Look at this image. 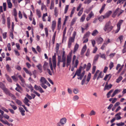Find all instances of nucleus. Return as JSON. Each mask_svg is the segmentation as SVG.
Segmentation results:
<instances>
[{
    "label": "nucleus",
    "instance_id": "nucleus-25",
    "mask_svg": "<svg viewBox=\"0 0 126 126\" xmlns=\"http://www.w3.org/2000/svg\"><path fill=\"white\" fill-rule=\"evenodd\" d=\"M121 114V113L120 112H119L117 113L115 115L116 116V120H119L121 119V118L120 115Z\"/></svg>",
    "mask_w": 126,
    "mask_h": 126
},
{
    "label": "nucleus",
    "instance_id": "nucleus-45",
    "mask_svg": "<svg viewBox=\"0 0 126 126\" xmlns=\"http://www.w3.org/2000/svg\"><path fill=\"white\" fill-rule=\"evenodd\" d=\"M79 99V96L77 95L74 96L73 98V100L74 101H77Z\"/></svg>",
    "mask_w": 126,
    "mask_h": 126
},
{
    "label": "nucleus",
    "instance_id": "nucleus-63",
    "mask_svg": "<svg viewBox=\"0 0 126 126\" xmlns=\"http://www.w3.org/2000/svg\"><path fill=\"white\" fill-rule=\"evenodd\" d=\"M116 125L117 126H123L125 125V124L124 123L121 122L119 123H117Z\"/></svg>",
    "mask_w": 126,
    "mask_h": 126
},
{
    "label": "nucleus",
    "instance_id": "nucleus-1",
    "mask_svg": "<svg viewBox=\"0 0 126 126\" xmlns=\"http://www.w3.org/2000/svg\"><path fill=\"white\" fill-rule=\"evenodd\" d=\"M113 27L112 26L110 21H109L106 23L104 28V30L105 32H109L112 29Z\"/></svg>",
    "mask_w": 126,
    "mask_h": 126
},
{
    "label": "nucleus",
    "instance_id": "nucleus-27",
    "mask_svg": "<svg viewBox=\"0 0 126 126\" xmlns=\"http://www.w3.org/2000/svg\"><path fill=\"white\" fill-rule=\"evenodd\" d=\"M98 33V32L96 30H94L92 33V35L94 36H95Z\"/></svg>",
    "mask_w": 126,
    "mask_h": 126
},
{
    "label": "nucleus",
    "instance_id": "nucleus-51",
    "mask_svg": "<svg viewBox=\"0 0 126 126\" xmlns=\"http://www.w3.org/2000/svg\"><path fill=\"white\" fill-rule=\"evenodd\" d=\"M54 13L55 15L57 17L58 16V9L56 7H55L54 9Z\"/></svg>",
    "mask_w": 126,
    "mask_h": 126
},
{
    "label": "nucleus",
    "instance_id": "nucleus-10",
    "mask_svg": "<svg viewBox=\"0 0 126 126\" xmlns=\"http://www.w3.org/2000/svg\"><path fill=\"white\" fill-rule=\"evenodd\" d=\"M14 97L15 98H14L13 97H12L11 98L15 100L16 103L19 105L21 106L22 104V102L20 100L16 99V97L14 95Z\"/></svg>",
    "mask_w": 126,
    "mask_h": 126
},
{
    "label": "nucleus",
    "instance_id": "nucleus-40",
    "mask_svg": "<svg viewBox=\"0 0 126 126\" xmlns=\"http://www.w3.org/2000/svg\"><path fill=\"white\" fill-rule=\"evenodd\" d=\"M105 6L106 4H104L102 6L101 9L99 11V13L100 14H101L104 10Z\"/></svg>",
    "mask_w": 126,
    "mask_h": 126
},
{
    "label": "nucleus",
    "instance_id": "nucleus-33",
    "mask_svg": "<svg viewBox=\"0 0 126 126\" xmlns=\"http://www.w3.org/2000/svg\"><path fill=\"white\" fill-rule=\"evenodd\" d=\"M5 76L7 80L9 82H12V80L11 79L7 74H5Z\"/></svg>",
    "mask_w": 126,
    "mask_h": 126
},
{
    "label": "nucleus",
    "instance_id": "nucleus-62",
    "mask_svg": "<svg viewBox=\"0 0 126 126\" xmlns=\"http://www.w3.org/2000/svg\"><path fill=\"white\" fill-rule=\"evenodd\" d=\"M36 67L39 70H42V66L40 64H39L38 65L36 66Z\"/></svg>",
    "mask_w": 126,
    "mask_h": 126
},
{
    "label": "nucleus",
    "instance_id": "nucleus-48",
    "mask_svg": "<svg viewBox=\"0 0 126 126\" xmlns=\"http://www.w3.org/2000/svg\"><path fill=\"white\" fill-rule=\"evenodd\" d=\"M83 8H82L81 9V10H80L78 14V16H80L81 15L83 11Z\"/></svg>",
    "mask_w": 126,
    "mask_h": 126
},
{
    "label": "nucleus",
    "instance_id": "nucleus-6",
    "mask_svg": "<svg viewBox=\"0 0 126 126\" xmlns=\"http://www.w3.org/2000/svg\"><path fill=\"white\" fill-rule=\"evenodd\" d=\"M74 38L71 37L69 38L68 43V46L69 48H70L71 47L72 43L74 42Z\"/></svg>",
    "mask_w": 126,
    "mask_h": 126
},
{
    "label": "nucleus",
    "instance_id": "nucleus-3",
    "mask_svg": "<svg viewBox=\"0 0 126 126\" xmlns=\"http://www.w3.org/2000/svg\"><path fill=\"white\" fill-rule=\"evenodd\" d=\"M2 90L6 94L9 95L11 98L13 97L14 98H15V97H14V95L11 93L7 88L5 87Z\"/></svg>",
    "mask_w": 126,
    "mask_h": 126
},
{
    "label": "nucleus",
    "instance_id": "nucleus-59",
    "mask_svg": "<svg viewBox=\"0 0 126 126\" xmlns=\"http://www.w3.org/2000/svg\"><path fill=\"white\" fill-rule=\"evenodd\" d=\"M121 91V89H116L113 92L116 94L120 92Z\"/></svg>",
    "mask_w": 126,
    "mask_h": 126
},
{
    "label": "nucleus",
    "instance_id": "nucleus-16",
    "mask_svg": "<svg viewBox=\"0 0 126 126\" xmlns=\"http://www.w3.org/2000/svg\"><path fill=\"white\" fill-rule=\"evenodd\" d=\"M61 18H59L58 19V24H57V27L58 30L59 31H60L61 29Z\"/></svg>",
    "mask_w": 126,
    "mask_h": 126
},
{
    "label": "nucleus",
    "instance_id": "nucleus-37",
    "mask_svg": "<svg viewBox=\"0 0 126 126\" xmlns=\"http://www.w3.org/2000/svg\"><path fill=\"white\" fill-rule=\"evenodd\" d=\"M60 62H62V60H61V57L60 56H58V63L57 65L59 66H60Z\"/></svg>",
    "mask_w": 126,
    "mask_h": 126
},
{
    "label": "nucleus",
    "instance_id": "nucleus-50",
    "mask_svg": "<svg viewBox=\"0 0 126 126\" xmlns=\"http://www.w3.org/2000/svg\"><path fill=\"white\" fill-rule=\"evenodd\" d=\"M103 16H100L98 18L99 21H102L103 19H104L105 18Z\"/></svg>",
    "mask_w": 126,
    "mask_h": 126
},
{
    "label": "nucleus",
    "instance_id": "nucleus-18",
    "mask_svg": "<svg viewBox=\"0 0 126 126\" xmlns=\"http://www.w3.org/2000/svg\"><path fill=\"white\" fill-rule=\"evenodd\" d=\"M87 48L86 46V45H84L81 51V55H83L84 53Z\"/></svg>",
    "mask_w": 126,
    "mask_h": 126
},
{
    "label": "nucleus",
    "instance_id": "nucleus-42",
    "mask_svg": "<svg viewBox=\"0 0 126 126\" xmlns=\"http://www.w3.org/2000/svg\"><path fill=\"white\" fill-rule=\"evenodd\" d=\"M123 21V20H120L118 22L117 24V27H119L120 28L121 25L122 24Z\"/></svg>",
    "mask_w": 126,
    "mask_h": 126
},
{
    "label": "nucleus",
    "instance_id": "nucleus-60",
    "mask_svg": "<svg viewBox=\"0 0 126 126\" xmlns=\"http://www.w3.org/2000/svg\"><path fill=\"white\" fill-rule=\"evenodd\" d=\"M126 0H118L117 2V4H118L119 3H121L122 4H123L124 2Z\"/></svg>",
    "mask_w": 126,
    "mask_h": 126
},
{
    "label": "nucleus",
    "instance_id": "nucleus-21",
    "mask_svg": "<svg viewBox=\"0 0 126 126\" xmlns=\"http://www.w3.org/2000/svg\"><path fill=\"white\" fill-rule=\"evenodd\" d=\"M103 39L101 37L98 38L97 40V43L98 44H101L103 41Z\"/></svg>",
    "mask_w": 126,
    "mask_h": 126
},
{
    "label": "nucleus",
    "instance_id": "nucleus-57",
    "mask_svg": "<svg viewBox=\"0 0 126 126\" xmlns=\"http://www.w3.org/2000/svg\"><path fill=\"white\" fill-rule=\"evenodd\" d=\"M11 78L14 81H16L18 80L17 78L15 76H13L11 77Z\"/></svg>",
    "mask_w": 126,
    "mask_h": 126
},
{
    "label": "nucleus",
    "instance_id": "nucleus-31",
    "mask_svg": "<svg viewBox=\"0 0 126 126\" xmlns=\"http://www.w3.org/2000/svg\"><path fill=\"white\" fill-rule=\"evenodd\" d=\"M103 75L102 72H100L97 78V80H98L100 78H102L103 77Z\"/></svg>",
    "mask_w": 126,
    "mask_h": 126
},
{
    "label": "nucleus",
    "instance_id": "nucleus-49",
    "mask_svg": "<svg viewBox=\"0 0 126 126\" xmlns=\"http://www.w3.org/2000/svg\"><path fill=\"white\" fill-rule=\"evenodd\" d=\"M113 90L112 89L110 90L109 92L107 93V98H109L110 97V94L113 92Z\"/></svg>",
    "mask_w": 126,
    "mask_h": 126
},
{
    "label": "nucleus",
    "instance_id": "nucleus-54",
    "mask_svg": "<svg viewBox=\"0 0 126 126\" xmlns=\"http://www.w3.org/2000/svg\"><path fill=\"white\" fill-rule=\"evenodd\" d=\"M122 77L121 76L119 77L116 80V82L117 83H119L122 79Z\"/></svg>",
    "mask_w": 126,
    "mask_h": 126
},
{
    "label": "nucleus",
    "instance_id": "nucleus-53",
    "mask_svg": "<svg viewBox=\"0 0 126 126\" xmlns=\"http://www.w3.org/2000/svg\"><path fill=\"white\" fill-rule=\"evenodd\" d=\"M90 34V32H87L86 34L84 35V37L86 38L89 37Z\"/></svg>",
    "mask_w": 126,
    "mask_h": 126
},
{
    "label": "nucleus",
    "instance_id": "nucleus-43",
    "mask_svg": "<svg viewBox=\"0 0 126 126\" xmlns=\"http://www.w3.org/2000/svg\"><path fill=\"white\" fill-rule=\"evenodd\" d=\"M0 87L2 90L5 88L4 85L2 82H0Z\"/></svg>",
    "mask_w": 126,
    "mask_h": 126
},
{
    "label": "nucleus",
    "instance_id": "nucleus-35",
    "mask_svg": "<svg viewBox=\"0 0 126 126\" xmlns=\"http://www.w3.org/2000/svg\"><path fill=\"white\" fill-rule=\"evenodd\" d=\"M77 19V18L75 17L73 19H72L70 24V25L71 26H72L74 24L76 20Z\"/></svg>",
    "mask_w": 126,
    "mask_h": 126
},
{
    "label": "nucleus",
    "instance_id": "nucleus-5",
    "mask_svg": "<svg viewBox=\"0 0 126 126\" xmlns=\"http://www.w3.org/2000/svg\"><path fill=\"white\" fill-rule=\"evenodd\" d=\"M65 52L63 51V53L62 59V62L63 63V67H64L66 65V57L65 56Z\"/></svg>",
    "mask_w": 126,
    "mask_h": 126
},
{
    "label": "nucleus",
    "instance_id": "nucleus-8",
    "mask_svg": "<svg viewBox=\"0 0 126 126\" xmlns=\"http://www.w3.org/2000/svg\"><path fill=\"white\" fill-rule=\"evenodd\" d=\"M56 54L55 53L54 55L52 57V63L53 68L55 69L56 67Z\"/></svg>",
    "mask_w": 126,
    "mask_h": 126
},
{
    "label": "nucleus",
    "instance_id": "nucleus-46",
    "mask_svg": "<svg viewBox=\"0 0 126 126\" xmlns=\"http://www.w3.org/2000/svg\"><path fill=\"white\" fill-rule=\"evenodd\" d=\"M2 23L3 24H5V16L4 15H2Z\"/></svg>",
    "mask_w": 126,
    "mask_h": 126
},
{
    "label": "nucleus",
    "instance_id": "nucleus-55",
    "mask_svg": "<svg viewBox=\"0 0 126 126\" xmlns=\"http://www.w3.org/2000/svg\"><path fill=\"white\" fill-rule=\"evenodd\" d=\"M110 69H111L114 66L113 63L111 62H110V63L109 65Z\"/></svg>",
    "mask_w": 126,
    "mask_h": 126
},
{
    "label": "nucleus",
    "instance_id": "nucleus-22",
    "mask_svg": "<svg viewBox=\"0 0 126 126\" xmlns=\"http://www.w3.org/2000/svg\"><path fill=\"white\" fill-rule=\"evenodd\" d=\"M111 13L112 12L111 11H109L107 13L103 16L105 18H108L109 16Z\"/></svg>",
    "mask_w": 126,
    "mask_h": 126
},
{
    "label": "nucleus",
    "instance_id": "nucleus-19",
    "mask_svg": "<svg viewBox=\"0 0 126 126\" xmlns=\"http://www.w3.org/2000/svg\"><path fill=\"white\" fill-rule=\"evenodd\" d=\"M66 118L64 117L61 119L60 120V121L64 125L66 123Z\"/></svg>",
    "mask_w": 126,
    "mask_h": 126
},
{
    "label": "nucleus",
    "instance_id": "nucleus-61",
    "mask_svg": "<svg viewBox=\"0 0 126 126\" xmlns=\"http://www.w3.org/2000/svg\"><path fill=\"white\" fill-rule=\"evenodd\" d=\"M45 34L47 37L48 36V30L47 28H45Z\"/></svg>",
    "mask_w": 126,
    "mask_h": 126
},
{
    "label": "nucleus",
    "instance_id": "nucleus-26",
    "mask_svg": "<svg viewBox=\"0 0 126 126\" xmlns=\"http://www.w3.org/2000/svg\"><path fill=\"white\" fill-rule=\"evenodd\" d=\"M81 68L80 67L79 69L77 70L75 73L78 76H80L81 75L80 73L81 72Z\"/></svg>",
    "mask_w": 126,
    "mask_h": 126
},
{
    "label": "nucleus",
    "instance_id": "nucleus-4",
    "mask_svg": "<svg viewBox=\"0 0 126 126\" xmlns=\"http://www.w3.org/2000/svg\"><path fill=\"white\" fill-rule=\"evenodd\" d=\"M72 61V57L71 55H68L66 59V65L67 67L70 65Z\"/></svg>",
    "mask_w": 126,
    "mask_h": 126
},
{
    "label": "nucleus",
    "instance_id": "nucleus-20",
    "mask_svg": "<svg viewBox=\"0 0 126 126\" xmlns=\"http://www.w3.org/2000/svg\"><path fill=\"white\" fill-rule=\"evenodd\" d=\"M23 69L26 73L29 74L30 76H31L32 75V74L31 72L29 71L27 68L25 67H24Z\"/></svg>",
    "mask_w": 126,
    "mask_h": 126
},
{
    "label": "nucleus",
    "instance_id": "nucleus-9",
    "mask_svg": "<svg viewBox=\"0 0 126 126\" xmlns=\"http://www.w3.org/2000/svg\"><path fill=\"white\" fill-rule=\"evenodd\" d=\"M56 21L55 20L52 21L51 24V29L53 32H54V30L56 27Z\"/></svg>",
    "mask_w": 126,
    "mask_h": 126
},
{
    "label": "nucleus",
    "instance_id": "nucleus-52",
    "mask_svg": "<svg viewBox=\"0 0 126 126\" xmlns=\"http://www.w3.org/2000/svg\"><path fill=\"white\" fill-rule=\"evenodd\" d=\"M3 5L4 11H5L6 10V2L3 3Z\"/></svg>",
    "mask_w": 126,
    "mask_h": 126
},
{
    "label": "nucleus",
    "instance_id": "nucleus-34",
    "mask_svg": "<svg viewBox=\"0 0 126 126\" xmlns=\"http://www.w3.org/2000/svg\"><path fill=\"white\" fill-rule=\"evenodd\" d=\"M36 14L38 16V17H40L41 16V14L40 11L38 9L36 10Z\"/></svg>",
    "mask_w": 126,
    "mask_h": 126
},
{
    "label": "nucleus",
    "instance_id": "nucleus-47",
    "mask_svg": "<svg viewBox=\"0 0 126 126\" xmlns=\"http://www.w3.org/2000/svg\"><path fill=\"white\" fill-rule=\"evenodd\" d=\"M47 16V13L43 14L42 17L43 20V21H46L45 17L46 16Z\"/></svg>",
    "mask_w": 126,
    "mask_h": 126
},
{
    "label": "nucleus",
    "instance_id": "nucleus-15",
    "mask_svg": "<svg viewBox=\"0 0 126 126\" xmlns=\"http://www.w3.org/2000/svg\"><path fill=\"white\" fill-rule=\"evenodd\" d=\"M16 85L17 87L16 88L15 90L18 92L21 93V92L20 91L22 90V88L17 83L16 84Z\"/></svg>",
    "mask_w": 126,
    "mask_h": 126
},
{
    "label": "nucleus",
    "instance_id": "nucleus-24",
    "mask_svg": "<svg viewBox=\"0 0 126 126\" xmlns=\"http://www.w3.org/2000/svg\"><path fill=\"white\" fill-rule=\"evenodd\" d=\"M112 86V85H111V84H110L109 85H108L107 86H105L104 89V90L105 91L106 90H109V89H110L111 88Z\"/></svg>",
    "mask_w": 126,
    "mask_h": 126
},
{
    "label": "nucleus",
    "instance_id": "nucleus-56",
    "mask_svg": "<svg viewBox=\"0 0 126 126\" xmlns=\"http://www.w3.org/2000/svg\"><path fill=\"white\" fill-rule=\"evenodd\" d=\"M100 57L102 58H103L104 59H106V58L105 57V55L104 54H101L100 53Z\"/></svg>",
    "mask_w": 126,
    "mask_h": 126
},
{
    "label": "nucleus",
    "instance_id": "nucleus-44",
    "mask_svg": "<svg viewBox=\"0 0 126 126\" xmlns=\"http://www.w3.org/2000/svg\"><path fill=\"white\" fill-rule=\"evenodd\" d=\"M91 67V64L90 63H88L87 65L86 68V70L87 71H89Z\"/></svg>",
    "mask_w": 126,
    "mask_h": 126
},
{
    "label": "nucleus",
    "instance_id": "nucleus-36",
    "mask_svg": "<svg viewBox=\"0 0 126 126\" xmlns=\"http://www.w3.org/2000/svg\"><path fill=\"white\" fill-rule=\"evenodd\" d=\"M86 17V15L85 14H83L81 16V18L80 19V21L81 22H83L85 18Z\"/></svg>",
    "mask_w": 126,
    "mask_h": 126
},
{
    "label": "nucleus",
    "instance_id": "nucleus-14",
    "mask_svg": "<svg viewBox=\"0 0 126 126\" xmlns=\"http://www.w3.org/2000/svg\"><path fill=\"white\" fill-rule=\"evenodd\" d=\"M40 81L41 83V84H46L47 82V81L43 77H41Z\"/></svg>",
    "mask_w": 126,
    "mask_h": 126
},
{
    "label": "nucleus",
    "instance_id": "nucleus-17",
    "mask_svg": "<svg viewBox=\"0 0 126 126\" xmlns=\"http://www.w3.org/2000/svg\"><path fill=\"white\" fill-rule=\"evenodd\" d=\"M99 56V55L98 54H97L95 56L93 62V63L94 64H95L96 63V62L98 59Z\"/></svg>",
    "mask_w": 126,
    "mask_h": 126
},
{
    "label": "nucleus",
    "instance_id": "nucleus-23",
    "mask_svg": "<svg viewBox=\"0 0 126 126\" xmlns=\"http://www.w3.org/2000/svg\"><path fill=\"white\" fill-rule=\"evenodd\" d=\"M7 1L8 8H11L12 6V4L11 2V0H7Z\"/></svg>",
    "mask_w": 126,
    "mask_h": 126
},
{
    "label": "nucleus",
    "instance_id": "nucleus-32",
    "mask_svg": "<svg viewBox=\"0 0 126 126\" xmlns=\"http://www.w3.org/2000/svg\"><path fill=\"white\" fill-rule=\"evenodd\" d=\"M6 70L7 71L10 72L11 71V69L8 64H7L6 66Z\"/></svg>",
    "mask_w": 126,
    "mask_h": 126
},
{
    "label": "nucleus",
    "instance_id": "nucleus-39",
    "mask_svg": "<svg viewBox=\"0 0 126 126\" xmlns=\"http://www.w3.org/2000/svg\"><path fill=\"white\" fill-rule=\"evenodd\" d=\"M54 7V1L52 0L51 1V5L50 7V9H53Z\"/></svg>",
    "mask_w": 126,
    "mask_h": 126
},
{
    "label": "nucleus",
    "instance_id": "nucleus-64",
    "mask_svg": "<svg viewBox=\"0 0 126 126\" xmlns=\"http://www.w3.org/2000/svg\"><path fill=\"white\" fill-rule=\"evenodd\" d=\"M64 125L60 121L58 122L57 124V126H64Z\"/></svg>",
    "mask_w": 126,
    "mask_h": 126
},
{
    "label": "nucleus",
    "instance_id": "nucleus-13",
    "mask_svg": "<svg viewBox=\"0 0 126 126\" xmlns=\"http://www.w3.org/2000/svg\"><path fill=\"white\" fill-rule=\"evenodd\" d=\"M0 121L3 124H6L8 126H12L13 125L12 124H10L7 121H4L2 119H0Z\"/></svg>",
    "mask_w": 126,
    "mask_h": 126
},
{
    "label": "nucleus",
    "instance_id": "nucleus-2",
    "mask_svg": "<svg viewBox=\"0 0 126 126\" xmlns=\"http://www.w3.org/2000/svg\"><path fill=\"white\" fill-rule=\"evenodd\" d=\"M91 76V74L89 73L88 76L87 77L86 79H86L83 78L81 82V85H83L85 83L86 84H87L89 82Z\"/></svg>",
    "mask_w": 126,
    "mask_h": 126
},
{
    "label": "nucleus",
    "instance_id": "nucleus-12",
    "mask_svg": "<svg viewBox=\"0 0 126 126\" xmlns=\"http://www.w3.org/2000/svg\"><path fill=\"white\" fill-rule=\"evenodd\" d=\"M18 110L21 113V114L22 116H24L25 115V111L23 108L20 107H19Z\"/></svg>",
    "mask_w": 126,
    "mask_h": 126
},
{
    "label": "nucleus",
    "instance_id": "nucleus-41",
    "mask_svg": "<svg viewBox=\"0 0 126 126\" xmlns=\"http://www.w3.org/2000/svg\"><path fill=\"white\" fill-rule=\"evenodd\" d=\"M18 77L23 83H25V81L24 79L21 75H19L18 76Z\"/></svg>",
    "mask_w": 126,
    "mask_h": 126
},
{
    "label": "nucleus",
    "instance_id": "nucleus-29",
    "mask_svg": "<svg viewBox=\"0 0 126 126\" xmlns=\"http://www.w3.org/2000/svg\"><path fill=\"white\" fill-rule=\"evenodd\" d=\"M96 114V112L94 110H92L90 112L89 115L90 116L94 115Z\"/></svg>",
    "mask_w": 126,
    "mask_h": 126
},
{
    "label": "nucleus",
    "instance_id": "nucleus-7",
    "mask_svg": "<svg viewBox=\"0 0 126 126\" xmlns=\"http://www.w3.org/2000/svg\"><path fill=\"white\" fill-rule=\"evenodd\" d=\"M34 89L37 90H39L41 93H44V91L40 86H37L35 85L34 86Z\"/></svg>",
    "mask_w": 126,
    "mask_h": 126
},
{
    "label": "nucleus",
    "instance_id": "nucleus-30",
    "mask_svg": "<svg viewBox=\"0 0 126 126\" xmlns=\"http://www.w3.org/2000/svg\"><path fill=\"white\" fill-rule=\"evenodd\" d=\"M99 72V70H97L96 71L93 78V80H94L95 79L97 76V74H98Z\"/></svg>",
    "mask_w": 126,
    "mask_h": 126
},
{
    "label": "nucleus",
    "instance_id": "nucleus-28",
    "mask_svg": "<svg viewBox=\"0 0 126 126\" xmlns=\"http://www.w3.org/2000/svg\"><path fill=\"white\" fill-rule=\"evenodd\" d=\"M48 66V64L46 62L44 63V65L43 66V68L44 70H46V69L47 68Z\"/></svg>",
    "mask_w": 126,
    "mask_h": 126
},
{
    "label": "nucleus",
    "instance_id": "nucleus-11",
    "mask_svg": "<svg viewBox=\"0 0 126 126\" xmlns=\"http://www.w3.org/2000/svg\"><path fill=\"white\" fill-rule=\"evenodd\" d=\"M79 62L78 60H76L75 62V64L72 67L71 69V71H74L75 67H76V68L77 67V66L79 64Z\"/></svg>",
    "mask_w": 126,
    "mask_h": 126
},
{
    "label": "nucleus",
    "instance_id": "nucleus-58",
    "mask_svg": "<svg viewBox=\"0 0 126 126\" xmlns=\"http://www.w3.org/2000/svg\"><path fill=\"white\" fill-rule=\"evenodd\" d=\"M10 105L12 107V108L14 110H16L17 108V107L14 105H13L11 104H10Z\"/></svg>",
    "mask_w": 126,
    "mask_h": 126
},
{
    "label": "nucleus",
    "instance_id": "nucleus-38",
    "mask_svg": "<svg viewBox=\"0 0 126 126\" xmlns=\"http://www.w3.org/2000/svg\"><path fill=\"white\" fill-rule=\"evenodd\" d=\"M79 45L77 43L76 44L74 48V52H76L78 49L79 47Z\"/></svg>",
    "mask_w": 126,
    "mask_h": 126
}]
</instances>
